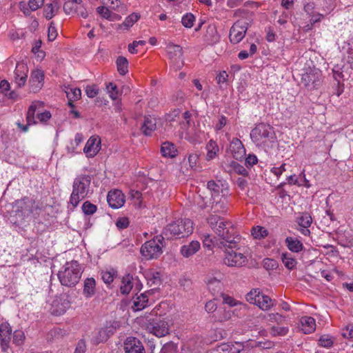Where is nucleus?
Instances as JSON below:
<instances>
[{
    "label": "nucleus",
    "mask_w": 353,
    "mask_h": 353,
    "mask_svg": "<svg viewBox=\"0 0 353 353\" xmlns=\"http://www.w3.org/2000/svg\"><path fill=\"white\" fill-rule=\"evenodd\" d=\"M320 71L318 70H310L302 74L301 81L304 85L309 89L314 88L319 82Z\"/></svg>",
    "instance_id": "393cba45"
},
{
    "label": "nucleus",
    "mask_w": 353,
    "mask_h": 353,
    "mask_svg": "<svg viewBox=\"0 0 353 353\" xmlns=\"http://www.w3.org/2000/svg\"><path fill=\"white\" fill-rule=\"evenodd\" d=\"M199 155L197 153L192 152L188 157V161L192 169H196L199 162Z\"/></svg>",
    "instance_id": "4d7b16f0"
},
{
    "label": "nucleus",
    "mask_w": 353,
    "mask_h": 353,
    "mask_svg": "<svg viewBox=\"0 0 353 353\" xmlns=\"http://www.w3.org/2000/svg\"><path fill=\"white\" fill-rule=\"evenodd\" d=\"M216 241L219 240L216 239L215 237L212 238L210 234L205 235L203 239V247L212 250L214 247L217 248L216 245Z\"/></svg>",
    "instance_id": "09e8293b"
},
{
    "label": "nucleus",
    "mask_w": 353,
    "mask_h": 353,
    "mask_svg": "<svg viewBox=\"0 0 353 353\" xmlns=\"http://www.w3.org/2000/svg\"><path fill=\"white\" fill-rule=\"evenodd\" d=\"M117 70L121 75H125L128 72V61L125 57H119L117 59Z\"/></svg>",
    "instance_id": "79ce46f5"
},
{
    "label": "nucleus",
    "mask_w": 353,
    "mask_h": 353,
    "mask_svg": "<svg viewBox=\"0 0 353 353\" xmlns=\"http://www.w3.org/2000/svg\"><path fill=\"white\" fill-rule=\"evenodd\" d=\"M133 287V276L130 274H125L121 281L120 290L123 294H128Z\"/></svg>",
    "instance_id": "58836bf2"
},
{
    "label": "nucleus",
    "mask_w": 353,
    "mask_h": 353,
    "mask_svg": "<svg viewBox=\"0 0 353 353\" xmlns=\"http://www.w3.org/2000/svg\"><path fill=\"white\" fill-rule=\"evenodd\" d=\"M223 303H225L230 307L239 305L241 306L240 309H242V308L246 309V307H247V305L245 304L239 303L234 299H233L232 297L229 296H223Z\"/></svg>",
    "instance_id": "13d9d810"
},
{
    "label": "nucleus",
    "mask_w": 353,
    "mask_h": 353,
    "mask_svg": "<svg viewBox=\"0 0 353 353\" xmlns=\"http://www.w3.org/2000/svg\"><path fill=\"white\" fill-rule=\"evenodd\" d=\"M28 73V65L24 63H18L14 70V82L18 87L25 85Z\"/></svg>",
    "instance_id": "5701e85b"
},
{
    "label": "nucleus",
    "mask_w": 353,
    "mask_h": 353,
    "mask_svg": "<svg viewBox=\"0 0 353 353\" xmlns=\"http://www.w3.org/2000/svg\"><path fill=\"white\" fill-rule=\"evenodd\" d=\"M132 199L133 200V204L136 208L142 207V194L137 190H132L130 192Z\"/></svg>",
    "instance_id": "603ef678"
},
{
    "label": "nucleus",
    "mask_w": 353,
    "mask_h": 353,
    "mask_svg": "<svg viewBox=\"0 0 353 353\" xmlns=\"http://www.w3.org/2000/svg\"><path fill=\"white\" fill-rule=\"evenodd\" d=\"M248 30V23L244 20L235 22L230 30L229 38L232 43H238L245 37Z\"/></svg>",
    "instance_id": "ddd939ff"
},
{
    "label": "nucleus",
    "mask_w": 353,
    "mask_h": 353,
    "mask_svg": "<svg viewBox=\"0 0 353 353\" xmlns=\"http://www.w3.org/2000/svg\"><path fill=\"white\" fill-rule=\"evenodd\" d=\"M288 327L273 326L271 327L270 334L272 336H285L288 332Z\"/></svg>",
    "instance_id": "5fc2aeb1"
},
{
    "label": "nucleus",
    "mask_w": 353,
    "mask_h": 353,
    "mask_svg": "<svg viewBox=\"0 0 353 353\" xmlns=\"http://www.w3.org/2000/svg\"><path fill=\"white\" fill-rule=\"evenodd\" d=\"M44 73L39 69L32 71L30 78V89L33 92H39L43 85Z\"/></svg>",
    "instance_id": "b1692460"
},
{
    "label": "nucleus",
    "mask_w": 353,
    "mask_h": 353,
    "mask_svg": "<svg viewBox=\"0 0 353 353\" xmlns=\"http://www.w3.org/2000/svg\"><path fill=\"white\" fill-rule=\"evenodd\" d=\"M285 242L286 246L291 252L297 253L301 251L303 248V243L297 238L288 236L285 239Z\"/></svg>",
    "instance_id": "e433bc0d"
},
{
    "label": "nucleus",
    "mask_w": 353,
    "mask_h": 353,
    "mask_svg": "<svg viewBox=\"0 0 353 353\" xmlns=\"http://www.w3.org/2000/svg\"><path fill=\"white\" fill-rule=\"evenodd\" d=\"M166 53L177 69L182 67L183 65L182 61L183 50L179 45L169 43L166 46Z\"/></svg>",
    "instance_id": "2eb2a0df"
},
{
    "label": "nucleus",
    "mask_w": 353,
    "mask_h": 353,
    "mask_svg": "<svg viewBox=\"0 0 353 353\" xmlns=\"http://www.w3.org/2000/svg\"><path fill=\"white\" fill-rule=\"evenodd\" d=\"M231 167L232 168V170L236 173L243 176L247 174V170L243 166L239 165L237 162L232 161Z\"/></svg>",
    "instance_id": "69168bd1"
},
{
    "label": "nucleus",
    "mask_w": 353,
    "mask_h": 353,
    "mask_svg": "<svg viewBox=\"0 0 353 353\" xmlns=\"http://www.w3.org/2000/svg\"><path fill=\"white\" fill-rule=\"evenodd\" d=\"M65 92L68 99V105L73 107L72 102L79 100L81 96V91L78 88H74L70 85L65 86Z\"/></svg>",
    "instance_id": "2f4dec72"
},
{
    "label": "nucleus",
    "mask_w": 353,
    "mask_h": 353,
    "mask_svg": "<svg viewBox=\"0 0 353 353\" xmlns=\"http://www.w3.org/2000/svg\"><path fill=\"white\" fill-rule=\"evenodd\" d=\"M91 176L88 174L77 176L72 185V192L70 203L73 207L78 205L79 202L85 199L91 192Z\"/></svg>",
    "instance_id": "20e7f679"
},
{
    "label": "nucleus",
    "mask_w": 353,
    "mask_h": 353,
    "mask_svg": "<svg viewBox=\"0 0 353 353\" xmlns=\"http://www.w3.org/2000/svg\"><path fill=\"white\" fill-rule=\"evenodd\" d=\"M157 129V119L152 116L145 117L141 127L142 132L146 136L151 135Z\"/></svg>",
    "instance_id": "c756f323"
},
{
    "label": "nucleus",
    "mask_w": 353,
    "mask_h": 353,
    "mask_svg": "<svg viewBox=\"0 0 353 353\" xmlns=\"http://www.w3.org/2000/svg\"><path fill=\"white\" fill-rule=\"evenodd\" d=\"M43 108V103L41 101H34L31 104L27 113V125H19L23 132L28 130V125L36 124L37 120L45 123L51 118V113L49 111H41Z\"/></svg>",
    "instance_id": "423d86ee"
},
{
    "label": "nucleus",
    "mask_w": 353,
    "mask_h": 353,
    "mask_svg": "<svg viewBox=\"0 0 353 353\" xmlns=\"http://www.w3.org/2000/svg\"><path fill=\"white\" fill-rule=\"evenodd\" d=\"M12 331V328L9 323H3L0 325L1 348L3 352L7 351L10 347Z\"/></svg>",
    "instance_id": "aec40b11"
},
{
    "label": "nucleus",
    "mask_w": 353,
    "mask_h": 353,
    "mask_svg": "<svg viewBox=\"0 0 353 353\" xmlns=\"http://www.w3.org/2000/svg\"><path fill=\"white\" fill-rule=\"evenodd\" d=\"M37 209V205H36L34 201L29 198L16 201L12 205V210L17 218H28Z\"/></svg>",
    "instance_id": "9d476101"
},
{
    "label": "nucleus",
    "mask_w": 353,
    "mask_h": 353,
    "mask_svg": "<svg viewBox=\"0 0 353 353\" xmlns=\"http://www.w3.org/2000/svg\"><path fill=\"white\" fill-rule=\"evenodd\" d=\"M184 139L193 145L201 143L205 139L203 131L195 128L194 125L189 127L185 132Z\"/></svg>",
    "instance_id": "4be33fe9"
},
{
    "label": "nucleus",
    "mask_w": 353,
    "mask_h": 353,
    "mask_svg": "<svg viewBox=\"0 0 353 353\" xmlns=\"http://www.w3.org/2000/svg\"><path fill=\"white\" fill-rule=\"evenodd\" d=\"M205 37L208 43L211 45H214L219 41L220 36L214 26H208Z\"/></svg>",
    "instance_id": "a19ab883"
},
{
    "label": "nucleus",
    "mask_w": 353,
    "mask_h": 353,
    "mask_svg": "<svg viewBox=\"0 0 353 353\" xmlns=\"http://www.w3.org/2000/svg\"><path fill=\"white\" fill-rule=\"evenodd\" d=\"M107 201L110 207L119 209L125 204V196L121 190L115 189L108 192Z\"/></svg>",
    "instance_id": "6ab92c4d"
},
{
    "label": "nucleus",
    "mask_w": 353,
    "mask_h": 353,
    "mask_svg": "<svg viewBox=\"0 0 353 353\" xmlns=\"http://www.w3.org/2000/svg\"><path fill=\"white\" fill-rule=\"evenodd\" d=\"M125 353H145L142 343L135 337H128L124 342Z\"/></svg>",
    "instance_id": "a878e982"
},
{
    "label": "nucleus",
    "mask_w": 353,
    "mask_h": 353,
    "mask_svg": "<svg viewBox=\"0 0 353 353\" xmlns=\"http://www.w3.org/2000/svg\"><path fill=\"white\" fill-rule=\"evenodd\" d=\"M96 292V281L94 278H87L83 282V294L86 299L92 297Z\"/></svg>",
    "instance_id": "7c9ffc66"
},
{
    "label": "nucleus",
    "mask_w": 353,
    "mask_h": 353,
    "mask_svg": "<svg viewBox=\"0 0 353 353\" xmlns=\"http://www.w3.org/2000/svg\"><path fill=\"white\" fill-rule=\"evenodd\" d=\"M161 152L164 157L174 158L177 154V149L171 142H164L161 145Z\"/></svg>",
    "instance_id": "f704fd0d"
},
{
    "label": "nucleus",
    "mask_w": 353,
    "mask_h": 353,
    "mask_svg": "<svg viewBox=\"0 0 353 353\" xmlns=\"http://www.w3.org/2000/svg\"><path fill=\"white\" fill-rule=\"evenodd\" d=\"M195 21V17L192 13H186L182 17L181 23L186 28H191Z\"/></svg>",
    "instance_id": "8fccbe9b"
},
{
    "label": "nucleus",
    "mask_w": 353,
    "mask_h": 353,
    "mask_svg": "<svg viewBox=\"0 0 353 353\" xmlns=\"http://www.w3.org/2000/svg\"><path fill=\"white\" fill-rule=\"evenodd\" d=\"M312 223V222H301L299 223V228L297 229L304 236H309L310 231L308 228L310 226Z\"/></svg>",
    "instance_id": "e2e57ef3"
},
{
    "label": "nucleus",
    "mask_w": 353,
    "mask_h": 353,
    "mask_svg": "<svg viewBox=\"0 0 353 353\" xmlns=\"http://www.w3.org/2000/svg\"><path fill=\"white\" fill-rule=\"evenodd\" d=\"M252 235L254 239H262L268 235V231L265 228L257 225L252 228Z\"/></svg>",
    "instance_id": "a18cd8bd"
},
{
    "label": "nucleus",
    "mask_w": 353,
    "mask_h": 353,
    "mask_svg": "<svg viewBox=\"0 0 353 353\" xmlns=\"http://www.w3.org/2000/svg\"><path fill=\"white\" fill-rule=\"evenodd\" d=\"M244 347V343L242 342L223 343L217 345L215 351L216 353H240Z\"/></svg>",
    "instance_id": "412c9836"
},
{
    "label": "nucleus",
    "mask_w": 353,
    "mask_h": 353,
    "mask_svg": "<svg viewBox=\"0 0 353 353\" xmlns=\"http://www.w3.org/2000/svg\"><path fill=\"white\" fill-rule=\"evenodd\" d=\"M228 203L227 198L217 199L216 201H212L209 211L212 216V219H214V221L223 219V215L228 210Z\"/></svg>",
    "instance_id": "4468645a"
},
{
    "label": "nucleus",
    "mask_w": 353,
    "mask_h": 353,
    "mask_svg": "<svg viewBox=\"0 0 353 353\" xmlns=\"http://www.w3.org/2000/svg\"><path fill=\"white\" fill-rule=\"evenodd\" d=\"M177 346L172 342L165 343L161 350V353H176Z\"/></svg>",
    "instance_id": "052dcab7"
},
{
    "label": "nucleus",
    "mask_w": 353,
    "mask_h": 353,
    "mask_svg": "<svg viewBox=\"0 0 353 353\" xmlns=\"http://www.w3.org/2000/svg\"><path fill=\"white\" fill-rule=\"evenodd\" d=\"M83 136L80 134H76L74 140L71 141L70 143L67 145L66 150L68 153L71 155H74L79 152L77 150L78 147L83 141Z\"/></svg>",
    "instance_id": "4c0bfd02"
},
{
    "label": "nucleus",
    "mask_w": 353,
    "mask_h": 353,
    "mask_svg": "<svg viewBox=\"0 0 353 353\" xmlns=\"http://www.w3.org/2000/svg\"><path fill=\"white\" fill-rule=\"evenodd\" d=\"M250 138L257 147L265 150L274 147L277 141L273 127L263 123L252 129Z\"/></svg>",
    "instance_id": "f03ea898"
},
{
    "label": "nucleus",
    "mask_w": 353,
    "mask_h": 353,
    "mask_svg": "<svg viewBox=\"0 0 353 353\" xmlns=\"http://www.w3.org/2000/svg\"><path fill=\"white\" fill-rule=\"evenodd\" d=\"M85 93L88 97L94 98L99 93V89L95 85H88L85 88Z\"/></svg>",
    "instance_id": "0e129e2a"
},
{
    "label": "nucleus",
    "mask_w": 353,
    "mask_h": 353,
    "mask_svg": "<svg viewBox=\"0 0 353 353\" xmlns=\"http://www.w3.org/2000/svg\"><path fill=\"white\" fill-rule=\"evenodd\" d=\"M210 228L219 236V241H216L217 248H223L226 245H234L239 243L241 236L232 225V222H209Z\"/></svg>",
    "instance_id": "f257e3e1"
},
{
    "label": "nucleus",
    "mask_w": 353,
    "mask_h": 353,
    "mask_svg": "<svg viewBox=\"0 0 353 353\" xmlns=\"http://www.w3.org/2000/svg\"><path fill=\"white\" fill-rule=\"evenodd\" d=\"M70 303L65 295L56 297L52 303L51 313L56 316L63 314L70 307Z\"/></svg>",
    "instance_id": "a211bd4d"
},
{
    "label": "nucleus",
    "mask_w": 353,
    "mask_h": 353,
    "mask_svg": "<svg viewBox=\"0 0 353 353\" xmlns=\"http://www.w3.org/2000/svg\"><path fill=\"white\" fill-rule=\"evenodd\" d=\"M200 248L201 244L198 241H192L181 247L180 253L183 257L189 258L195 254Z\"/></svg>",
    "instance_id": "cd10ccee"
},
{
    "label": "nucleus",
    "mask_w": 353,
    "mask_h": 353,
    "mask_svg": "<svg viewBox=\"0 0 353 353\" xmlns=\"http://www.w3.org/2000/svg\"><path fill=\"white\" fill-rule=\"evenodd\" d=\"M301 330L304 334H310L315 330L316 321L312 316H303L301 319Z\"/></svg>",
    "instance_id": "72a5a7b5"
},
{
    "label": "nucleus",
    "mask_w": 353,
    "mask_h": 353,
    "mask_svg": "<svg viewBox=\"0 0 353 353\" xmlns=\"http://www.w3.org/2000/svg\"><path fill=\"white\" fill-rule=\"evenodd\" d=\"M148 304V296L145 293H143L134 299L132 308L134 311H140L146 307Z\"/></svg>",
    "instance_id": "c9c22d12"
},
{
    "label": "nucleus",
    "mask_w": 353,
    "mask_h": 353,
    "mask_svg": "<svg viewBox=\"0 0 353 353\" xmlns=\"http://www.w3.org/2000/svg\"><path fill=\"white\" fill-rule=\"evenodd\" d=\"M83 269L77 261L66 262L58 272V278L62 285L72 288L79 281Z\"/></svg>",
    "instance_id": "7ed1b4c3"
},
{
    "label": "nucleus",
    "mask_w": 353,
    "mask_h": 353,
    "mask_svg": "<svg viewBox=\"0 0 353 353\" xmlns=\"http://www.w3.org/2000/svg\"><path fill=\"white\" fill-rule=\"evenodd\" d=\"M208 289L215 292L216 290L221 289V282L216 279L209 280L208 283Z\"/></svg>",
    "instance_id": "774afa93"
},
{
    "label": "nucleus",
    "mask_w": 353,
    "mask_h": 353,
    "mask_svg": "<svg viewBox=\"0 0 353 353\" xmlns=\"http://www.w3.org/2000/svg\"><path fill=\"white\" fill-rule=\"evenodd\" d=\"M193 228V222H172L163 229V234L168 239H181L192 234Z\"/></svg>",
    "instance_id": "6e6552de"
},
{
    "label": "nucleus",
    "mask_w": 353,
    "mask_h": 353,
    "mask_svg": "<svg viewBox=\"0 0 353 353\" xmlns=\"http://www.w3.org/2000/svg\"><path fill=\"white\" fill-rule=\"evenodd\" d=\"M230 151L233 157L241 160L245 154V150L241 141L236 138L233 139L230 143Z\"/></svg>",
    "instance_id": "bb28decb"
},
{
    "label": "nucleus",
    "mask_w": 353,
    "mask_h": 353,
    "mask_svg": "<svg viewBox=\"0 0 353 353\" xmlns=\"http://www.w3.org/2000/svg\"><path fill=\"white\" fill-rule=\"evenodd\" d=\"M207 187L211 192L213 201H216L217 199L227 198L228 194V183L221 181H210L208 182Z\"/></svg>",
    "instance_id": "f8f14e48"
},
{
    "label": "nucleus",
    "mask_w": 353,
    "mask_h": 353,
    "mask_svg": "<svg viewBox=\"0 0 353 353\" xmlns=\"http://www.w3.org/2000/svg\"><path fill=\"white\" fill-rule=\"evenodd\" d=\"M58 35L57 30L53 22H51L48 30V40L50 41H54Z\"/></svg>",
    "instance_id": "680f3d73"
},
{
    "label": "nucleus",
    "mask_w": 353,
    "mask_h": 353,
    "mask_svg": "<svg viewBox=\"0 0 353 353\" xmlns=\"http://www.w3.org/2000/svg\"><path fill=\"white\" fill-rule=\"evenodd\" d=\"M282 262L288 270H292L296 265V261L290 254L283 253L281 256Z\"/></svg>",
    "instance_id": "c03bdc74"
},
{
    "label": "nucleus",
    "mask_w": 353,
    "mask_h": 353,
    "mask_svg": "<svg viewBox=\"0 0 353 353\" xmlns=\"http://www.w3.org/2000/svg\"><path fill=\"white\" fill-rule=\"evenodd\" d=\"M117 272L114 269L101 272V279L106 284H110L114 277L117 276Z\"/></svg>",
    "instance_id": "de8ad7c7"
},
{
    "label": "nucleus",
    "mask_w": 353,
    "mask_h": 353,
    "mask_svg": "<svg viewBox=\"0 0 353 353\" xmlns=\"http://www.w3.org/2000/svg\"><path fill=\"white\" fill-rule=\"evenodd\" d=\"M285 165V163H283L279 167H272L270 169V172L275 175L277 178H279L281 174L286 170Z\"/></svg>",
    "instance_id": "338daca9"
},
{
    "label": "nucleus",
    "mask_w": 353,
    "mask_h": 353,
    "mask_svg": "<svg viewBox=\"0 0 353 353\" xmlns=\"http://www.w3.org/2000/svg\"><path fill=\"white\" fill-rule=\"evenodd\" d=\"M163 234L147 241L141 247V255L148 260L159 258L163 253Z\"/></svg>",
    "instance_id": "0eeeda50"
},
{
    "label": "nucleus",
    "mask_w": 353,
    "mask_h": 353,
    "mask_svg": "<svg viewBox=\"0 0 353 353\" xmlns=\"http://www.w3.org/2000/svg\"><path fill=\"white\" fill-rule=\"evenodd\" d=\"M239 243L226 245L225 247L219 248L224 252L223 263L232 268H240L245 265L248 261L247 256L239 252Z\"/></svg>",
    "instance_id": "39448f33"
},
{
    "label": "nucleus",
    "mask_w": 353,
    "mask_h": 353,
    "mask_svg": "<svg viewBox=\"0 0 353 353\" xmlns=\"http://www.w3.org/2000/svg\"><path fill=\"white\" fill-rule=\"evenodd\" d=\"M59 8V4L57 1L48 3L43 8V14L47 19H51L57 12Z\"/></svg>",
    "instance_id": "ea45409f"
},
{
    "label": "nucleus",
    "mask_w": 353,
    "mask_h": 353,
    "mask_svg": "<svg viewBox=\"0 0 353 353\" xmlns=\"http://www.w3.org/2000/svg\"><path fill=\"white\" fill-rule=\"evenodd\" d=\"M145 279L148 282V285L150 287H153V289H156L161 284V279L160 272L155 270H150L145 273Z\"/></svg>",
    "instance_id": "473e14b6"
},
{
    "label": "nucleus",
    "mask_w": 353,
    "mask_h": 353,
    "mask_svg": "<svg viewBox=\"0 0 353 353\" xmlns=\"http://www.w3.org/2000/svg\"><path fill=\"white\" fill-rule=\"evenodd\" d=\"M139 19V16L137 13H132L125 18L123 23L119 25V28L128 30L132 27Z\"/></svg>",
    "instance_id": "37998d69"
},
{
    "label": "nucleus",
    "mask_w": 353,
    "mask_h": 353,
    "mask_svg": "<svg viewBox=\"0 0 353 353\" xmlns=\"http://www.w3.org/2000/svg\"><path fill=\"white\" fill-rule=\"evenodd\" d=\"M304 11L305 12L307 17L310 18V23L305 26V30H311L314 24L320 22L323 18V14L316 12L315 5L313 2H309L305 4Z\"/></svg>",
    "instance_id": "f3484780"
},
{
    "label": "nucleus",
    "mask_w": 353,
    "mask_h": 353,
    "mask_svg": "<svg viewBox=\"0 0 353 353\" xmlns=\"http://www.w3.org/2000/svg\"><path fill=\"white\" fill-rule=\"evenodd\" d=\"M81 208L85 215H92L97 211V206L90 201L84 202Z\"/></svg>",
    "instance_id": "864d4df0"
},
{
    "label": "nucleus",
    "mask_w": 353,
    "mask_h": 353,
    "mask_svg": "<svg viewBox=\"0 0 353 353\" xmlns=\"http://www.w3.org/2000/svg\"><path fill=\"white\" fill-rule=\"evenodd\" d=\"M107 90L109 94L110 97L112 100H116L118 98V90L117 87L113 83H110L107 85Z\"/></svg>",
    "instance_id": "bf43d9fd"
},
{
    "label": "nucleus",
    "mask_w": 353,
    "mask_h": 353,
    "mask_svg": "<svg viewBox=\"0 0 353 353\" xmlns=\"http://www.w3.org/2000/svg\"><path fill=\"white\" fill-rule=\"evenodd\" d=\"M205 160L208 161L216 159L220 152L219 147L217 143L213 139H210L205 145Z\"/></svg>",
    "instance_id": "c85d7f7f"
},
{
    "label": "nucleus",
    "mask_w": 353,
    "mask_h": 353,
    "mask_svg": "<svg viewBox=\"0 0 353 353\" xmlns=\"http://www.w3.org/2000/svg\"><path fill=\"white\" fill-rule=\"evenodd\" d=\"M146 330L157 337H163L169 333V325L167 321L159 318L148 320Z\"/></svg>",
    "instance_id": "9b49d317"
},
{
    "label": "nucleus",
    "mask_w": 353,
    "mask_h": 353,
    "mask_svg": "<svg viewBox=\"0 0 353 353\" xmlns=\"http://www.w3.org/2000/svg\"><path fill=\"white\" fill-rule=\"evenodd\" d=\"M101 148V139L97 135L90 137L87 141L83 152L87 158L94 157L100 151Z\"/></svg>",
    "instance_id": "dca6fc26"
},
{
    "label": "nucleus",
    "mask_w": 353,
    "mask_h": 353,
    "mask_svg": "<svg viewBox=\"0 0 353 353\" xmlns=\"http://www.w3.org/2000/svg\"><path fill=\"white\" fill-rule=\"evenodd\" d=\"M82 3H77L70 1H66L63 5V10L66 14H74Z\"/></svg>",
    "instance_id": "49530a36"
},
{
    "label": "nucleus",
    "mask_w": 353,
    "mask_h": 353,
    "mask_svg": "<svg viewBox=\"0 0 353 353\" xmlns=\"http://www.w3.org/2000/svg\"><path fill=\"white\" fill-rule=\"evenodd\" d=\"M25 339L24 332L21 330H15L13 333V343L17 345L23 344Z\"/></svg>",
    "instance_id": "6e6d98bb"
},
{
    "label": "nucleus",
    "mask_w": 353,
    "mask_h": 353,
    "mask_svg": "<svg viewBox=\"0 0 353 353\" xmlns=\"http://www.w3.org/2000/svg\"><path fill=\"white\" fill-rule=\"evenodd\" d=\"M246 300L264 311L269 310L274 305V302L268 296L263 294L259 289H253L248 292L246 295Z\"/></svg>",
    "instance_id": "1a4fd4ad"
},
{
    "label": "nucleus",
    "mask_w": 353,
    "mask_h": 353,
    "mask_svg": "<svg viewBox=\"0 0 353 353\" xmlns=\"http://www.w3.org/2000/svg\"><path fill=\"white\" fill-rule=\"evenodd\" d=\"M228 123V119L224 115H219L217 117V119L216 121L213 123V128L215 131L218 132L221 130H222L227 124Z\"/></svg>",
    "instance_id": "3c124183"
}]
</instances>
